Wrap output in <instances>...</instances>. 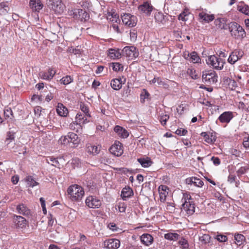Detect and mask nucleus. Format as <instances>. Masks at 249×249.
I'll list each match as a JSON object with an SVG mask.
<instances>
[{"label": "nucleus", "instance_id": "obj_6", "mask_svg": "<svg viewBox=\"0 0 249 249\" xmlns=\"http://www.w3.org/2000/svg\"><path fill=\"white\" fill-rule=\"evenodd\" d=\"M121 18L123 23L129 27H133L136 25L137 18L136 17L129 13H124L121 15Z\"/></svg>", "mask_w": 249, "mask_h": 249}, {"label": "nucleus", "instance_id": "obj_64", "mask_svg": "<svg viewBox=\"0 0 249 249\" xmlns=\"http://www.w3.org/2000/svg\"><path fill=\"white\" fill-rule=\"evenodd\" d=\"M247 169L245 167H241L237 171L238 176L242 175L246 173Z\"/></svg>", "mask_w": 249, "mask_h": 249}, {"label": "nucleus", "instance_id": "obj_14", "mask_svg": "<svg viewBox=\"0 0 249 249\" xmlns=\"http://www.w3.org/2000/svg\"><path fill=\"white\" fill-rule=\"evenodd\" d=\"M85 114H83L81 113H78L77 114L76 116V121L75 123H71L70 124V127L71 129L74 130L76 129L75 126H77V129H81V126L80 124H84V121H83V117H85ZM78 132V130H76Z\"/></svg>", "mask_w": 249, "mask_h": 249}, {"label": "nucleus", "instance_id": "obj_16", "mask_svg": "<svg viewBox=\"0 0 249 249\" xmlns=\"http://www.w3.org/2000/svg\"><path fill=\"white\" fill-rule=\"evenodd\" d=\"M199 20L201 22L209 23L214 19L213 14H208L207 13L202 11L198 14Z\"/></svg>", "mask_w": 249, "mask_h": 249}, {"label": "nucleus", "instance_id": "obj_41", "mask_svg": "<svg viewBox=\"0 0 249 249\" xmlns=\"http://www.w3.org/2000/svg\"><path fill=\"white\" fill-rule=\"evenodd\" d=\"M26 181L27 182V184L29 187H33L37 184V182L35 180L32 176L27 177L26 178Z\"/></svg>", "mask_w": 249, "mask_h": 249}, {"label": "nucleus", "instance_id": "obj_23", "mask_svg": "<svg viewBox=\"0 0 249 249\" xmlns=\"http://www.w3.org/2000/svg\"><path fill=\"white\" fill-rule=\"evenodd\" d=\"M76 16H78L81 18L82 21H87L89 18V15L88 13L82 9H77L75 10L73 13Z\"/></svg>", "mask_w": 249, "mask_h": 249}, {"label": "nucleus", "instance_id": "obj_10", "mask_svg": "<svg viewBox=\"0 0 249 249\" xmlns=\"http://www.w3.org/2000/svg\"><path fill=\"white\" fill-rule=\"evenodd\" d=\"M120 246V240L113 238L105 240L103 244V247L107 249H117Z\"/></svg>", "mask_w": 249, "mask_h": 249}, {"label": "nucleus", "instance_id": "obj_37", "mask_svg": "<svg viewBox=\"0 0 249 249\" xmlns=\"http://www.w3.org/2000/svg\"><path fill=\"white\" fill-rule=\"evenodd\" d=\"M214 24L217 28L220 29H227V25L223 18H217L214 20Z\"/></svg>", "mask_w": 249, "mask_h": 249}, {"label": "nucleus", "instance_id": "obj_48", "mask_svg": "<svg viewBox=\"0 0 249 249\" xmlns=\"http://www.w3.org/2000/svg\"><path fill=\"white\" fill-rule=\"evenodd\" d=\"M58 142L61 144H66L70 142L67 136H62L58 140Z\"/></svg>", "mask_w": 249, "mask_h": 249}, {"label": "nucleus", "instance_id": "obj_45", "mask_svg": "<svg viewBox=\"0 0 249 249\" xmlns=\"http://www.w3.org/2000/svg\"><path fill=\"white\" fill-rule=\"evenodd\" d=\"M210 240V237L208 234H203L202 236L199 237V240L203 244H206L209 243Z\"/></svg>", "mask_w": 249, "mask_h": 249}, {"label": "nucleus", "instance_id": "obj_39", "mask_svg": "<svg viewBox=\"0 0 249 249\" xmlns=\"http://www.w3.org/2000/svg\"><path fill=\"white\" fill-rule=\"evenodd\" d=\"M237 9L241 13L246 15L249 16V6L248 5L242 3L241 5H238Z\"/></svg>", "mask_w": 249, "mask_h": 249}, {"label": "nucleus", "instance_id": "obj_43", "mask_svg": "<svg viewBox=\"0 0 249 249\" xmlns=\"http://www.w3.org/2000/svg\"><path fill=\"white\" fill-rule=\"evenodd\" d=\"M73 81L72 78L71 76L67 75L66 76L63 77L60 80V82L61 84L64 85H68Z\"/></svg>", "mask_w": 249, "mask_h": 249}, {"label": "nucleus", "instance_id": "obj_56", "mask_svg": "<svg viewBox=\"0 0 249 249\" xmlns=\"http://www.w3.org/2000/svg\"><path fill=\"white\" fill-rule=\"evenodd\" d=\"M188 131L185 129H182L181 128L178 129L176 131V134L178 135L182 136L185 135L187 133Z\"/></svg>", "mask_w": 249, "mask_h": 249}, {"label": "nucleus", "instance_id": "obj_26", "mask_svg": "<svg viewBox=\"0 0 249 249\" xmlns=\"http://www.w3.org/2000/svg\"><path fill=\"white\" fill-rule=\"evenodd\" d=\"M133 195V191L129 187H124L121 192V197L124 200H126Z\"/></svg>", "mask_w": 249, "mask_h": 249}, {"label": "nucleus", "instance_id": "obj_7", "mask_svg": "<svg viewBox=\"0 0 249 249\" xmlns=\"http://www.w3.org/2000/svg\"><path fill=\"white\" fill-rule=\"evenodd\" d=\"M244 54V52L241 49H235L232 51L228 59V62L231 65L235 64L241 59Z\"/></svg>", "mask_w": 249, "mask_h": 249}, {"label": "nucleus", "instance_id": "obj_40", "mask_svg": "<svg viewBox=\"0 0 249 249\" xmlns=\"http://www.w3.org/2000/svg\"><path fill=\"white\" fill-rule=\"evenodd\" d=\"M179 237V234L176 233L169 232L164 234V238L166 239L171 241H176L178 239Z\"/></svg>", "mask_w": 249, "mask_h": 249}, {"label": "nucleus", "instance_id": "obj_5", "mask_svg": "<svg viewBox=\"0 0 249 249\" xmlns=\"http://www.w3.org/2000/svg\"><path fill=\"white\" fill-rule=\"evenodd\" d=\"M48 6L55 13L61 14L65 9V6L61 0H48Z\"/></svg>", "mask_w": 249, "mask_h": 249}, {"label": "nucleus", "instance_id": "obj_46", "mask_svg": "<svg viewBox=\"0 0 249 249\" xmlns=\"http://www.w3.org/2000/svg\"><path fill=\"white\" fill-rule=\"evenodd\" d=\"M230 153H231V155L234 156L235 157L238 158L240 157L241 151L238 149L231 148L230 150Z\"/></svg>", "mask_w": 249, "mask_h": 249}, {"label": "nucleus", "instance_id": "obj_38", "mask_svg": "<svg viewBox=\"0 0 249 249\" xmlns=\"http://www.w3.org/2000/svg\"><path fill=\"white\" fill-rule=\"evenodd\" d=\"M137 160L143 167H148L150 166L152 163L151 159L148 158H146V159L139 158Z\"/></svg>", "mask_w": 249, "mask_h": 249}, {"label": "nucleus", "instance_id": "obj_35", "mask_svg": "<svg viewBox=\"0 0 249 249\" xmlns=\"http://www.w3.org/2000/svg\"><path fill=\"white\" fill-rule=\"evenodd\" d=\"M68 137L69 139L70 142L74 144H78L80 142V139L78 138L77 135L73 132L68 133Z\"/></svg>", "mask_w": 249, "mask_h": 249}, {"label": "nucleus", "instance_id": "obj_2", "mask_svg": "<svg viewBox=\"0 0 249 249\" xmlns=\"http://www.w3.org/2000/svg\"><path fill=\"white\" fill-rule=\"evenodd\" d=\"M231 36L236 39L242 40L246 36V33L243 27L235 22H231L228 26Z\"/></svg>", "mask_w": 249, "mask_h": 249}, {"label": "nucleus", "instance_id": "obj_29", "mask_svg": "<svg viewBox=\"0 0 249 249\" xmlns=\"http://www.w3.org/2000/svg\"><path fill=\"white\" fill-rule=\"evenodd\" d=\"M10 3L9 1H3L0 3V14L6 15L10 10Z\"/></svg>", "mask_w": 249, "mask_h": 249}, {"label": "nucleus", "instance_id": "obj_4", "mask_svg": "<svg viewBox=\"0 0 249 249\" xmlns=\"http://www.w3.org/2000/svg\"><path fill=\"white\" fill-rule=\"evenodd\" d=\"M206 61L208 65L218 70H222L225 63L223 59L214 55L209 56Z\"/></svg>", "mask_w": 249, "mask_h": 249}, {"label": "nucleus", "instance_id": "obj_25", "mask_svg": "<svg viewBox=\"0 0 249 249\" xmlns=\"http://www.w3.org/2000/svg\"><path fill=\"white\" fill-rule=\"evenodd\" d=\"M155 19L159 23L164 24L168 20V16L164 15L161 12H156L155 14Z\"/></svg>", "mask_w": 249, "mask_h": 249}, {"label": "nucleus", "instance_id": "obj_53", "mask_svg": "<svg viewBox=\"0 0 249 249\" xmlns=\"http://www.w3.org/2000/svg\"><path fill=\"white\" fill-rule=\"evenodd\" d=\"M158 84L160 86H162L165 89H168L169 87V85L167 83L162 81L160 77H158Z\"/></svg>", "mask_w": 249, "mask_h": 249}, {"label": "nucleus", "instance_id": "obj_12", "mask_svg": "<svg viewBox=\"0 0 249 249\" xmlns=\"http://www.w3.org/2000/svg\"><path fill=\"white\" fill-rule=\"evenodd\" d=\"M202 79L205 82L213 84L217 81V76L214 71H210L203 73Z\"/></svg>", "mask_w": 249, "mask_h": 249}, {"label": "nucleus", "instance_id": "obj_54", "mask_svg": "<svg viewBox=\"0 0 249 249\" xmlns=\"http://www.w3.org/2000/svg\"><path fill=\"white\" fill-rule=\"evenodd\" d=\"M118 211L120 213H124L126 208V206L124 203H119L118 205Z\"/></svg>", "mask_w": 249, "mask_h": 249}, {"label": "nucleus", "instance_id": "obj_49", "mask_svg": "<svg viewBox=\"0 0 249 249\" xmlns=\"http://www.w3.org/2000/svg\"><path fill=\"white\" fill-rule=\"evenodd\" d=\"M200 135L204 138L206 142L212 144L209 134L206 132H203L200 134Z\"/></svg>", "mask_w": 249, "mask_h": 249}, {"label": "nucleus", "instance_id": "obj_27", "mask_svg": "<svg viewBox=\"0 0 249 249\" xmlns=\"http://www.w3.org/2000/svg\"><path fill=\"white\" fill-rule=\"evenodd\" d=\"M47 160H49L53 162L51 163L53 166L59 168H60V166L62 165V164L64 162V159L62 157L57 158H55L52 157H49Z\"/></svg>", "mask_w": 249, "mask_h": 249}, {"label": "nucleus", "instance_id": "obj_60", "mask_svg": "<svg viewBox=\"0 0 249 249\" xmlns=\"http://www.w3.org/2000/svg\"><path fill=\"white\" fill-rule=\"evenodd\" d=\"M15 138L14 134L11 132H8L7 133L6 141L9 140L10 142Z\"/></svg>", "mask_w": 249, "mask_h": 249}, {"label": "nucleus", "instance_id": "obj_34", "mask_svg": "<svg viewBox=\"0 0 249 249\" xmlns=\"http://www.w3.org/2000/svg\"><path fill=\"white\" fill-rule=\"evenodd\" d=\"M108 56L113 59H118L121 57V54L118 50L110 49L108 50Z\"/></svg>", "mask_w": 249, "mask_h": 249}, {"label": "nucleus", "instance_id": "obj_63", "mask_svg": "<svg viewBox=\"0 0 249 249\" xmlns=\"http://www.w3.org/2000/svg\"><path fill=\"white\" fill-rule=\"evenodd\" d=\"M108 228L111 230L112 231H116L117 230V227L114 223H110L107 226Z\"/></svg>", "mask_w": 249, "mask_h": 249}, {"label": "nucleus", "instance_id": "obj_21", "mask_svg": "<svg viewBox=\"0 0 249 249\" xmlns=\"http://www.w3.org/2000/svg\"><path fill=\"white\" fill-rule=\"evenodd\" d=\"M56 72L52 69H49L48 71H41L39 72V76L41 79L47 80H51Z\"/></svg>", "mask_w": 249, "mask_h": 249}, {"label": "nucleus", "instance_id": "obj_24", "mask_svg": "<svg viewBox=\"0 0 249 249\" xmlns=\"http://www.w3.org/2000/svg\"><path fill=\"white\" fill-rule=\"evenodd\" d=\"M141 242L145 246H148L153 242V237L148 233H144L140 237Z\"/></svg>", "mask_w": 249, "mask_h": 249}, {"label": "nucleus", "instance_id": "obj_30", "mask_svg": "<svg viewBox=\"0 0 249 249\" xmlns=\"http://www.w3.org/2000/svg\"><path fill=\"white\" fill-rule=\"evenodd\" d=\"M185 58L189 59L194 63H198L200 62L201 61L200 58L196 52H193L190 53H187V57L185 56Z\"/></svg>", "mask_w": 249, "mask_h": 249}, {"label": "nucleus", "instance_id": "obj_1", "mask_svg": "<svg viewBox=\"0 0 249 249\" xmlns=\"http://www.w3.org/2000/svg\"><path fill=\"white\" fill-rule=\"evenodd\" d=\"M67 193L71 199L73 201H80L85 194L83 188L77 184L69 186L67 189Z\"/></svg>", "mask_w": 249, "mask_h": 249}, {"label": "nucleus", "instance_id": "obj_17", "mask_svg": "<svg viewBox=\"0 0 249 249\" xmlns=\"http://www.w3.org/2000/svg\"><path fill=\"white\" fill-rule=\"evenodd\" d=\"M16 210L20 214L26 216L31 215V210L24 204L21 203L17 205Z\"/></svg>", "mask_w": 249, "mask_h": 249}, {"label": "nucleus", "instance_id": "obj_44", "mask_svg": "<svg viewBox=\"0 0 249 249\" xmlns=\"http://www.w3.org/2000/svg\"><path fill=\"white\" fill-rule=\"evenodd\" d=\"M187 73L193 79H196L197 78V75L196 74V71L193 69H188Z\"/></svg>", "mask_w": 249, "mask_h": 249}, {"label": "nucleus", "instance_id": "obj_58", "mask_svg": "<svg viewBox=\"0 0 249 249\" xmlns=\"http://www.w3.org/2000/svg\"><path fill=\"white\" fill-rule=\"evenodd\" d=\"M71 164L74 166V167H78L80 164V160L77 158L72 159L71 160Z\"/></svg>", "mask_w": 249, "mask_h": 249}, {"label": "nucleus", "instance_id": "obj_50", "mask_svg": "<svg viewBox=\"0 0 249 249\" xmlns=\"http://www.w3.org/2000/svg\"><path fill=\"white\" fill-rule=\"evenodd\" d=\"M4 115L6 118H12L13 117V112L10 108L5 109L4 111Z\"/></svg>", "mask_w": 249, "mask_h": 249}, {"label": "nucleus", "instance_id": "obj_9", "mask_svg": "<svg viewBox=\"0 0 249 249\" xmlns=\"http://www.w3.org/2000/svg\"><path fill=\"white\" fill-rule=\"evenodd\" d=\"M12 221L15 227L18 229H24L28 224V221L25 218L16 214L13 215Z\"/></svg>", "mask_w": 249, "mask_h": 249}, {"label": "nucleus", "instance_id": "obj_11", "mask_svg": "<svg viewBox=\"0 0 249 249\" xmlns=\"http://www.w3.org/2000/svg\"><path fill=\"white\" fill-rule=\"evenodd\" d=\"M109 151L112 154L119 157L123 153L122 144L119 141H116L109 148Z\"/></svg>", "mask_w": 249, "mask_h": 249}, {"label": "nucleus", "instance_id": "obj_31", "mask_svg": "<svg viewBox=\"0 0 249 249\" xmlns=\"http://www.w3.org/2000/svg\"><path fill=\"white\" fill-rule=\"evenodd\" d=\"M87 151L90 154L93 155L98 154L100 151L101 146L99 145H95L90 143L87 145Z\"/></svg>", "mask_w": 249, "mask_h": 249}, {"label": "nucleus", "instance_id": "obj_47", "mask_svg": "<svg viewBox=\"0 0 249 249\" xmlns=\"http://www.w3.org/2000/svg\"><path fill=\"white\" fill-rule=\"evenodd\" d=\"M80 107L81 110L84 113V114H85V115L88 117H90V115L89 112V108L87 106H86L85 104L81 103Z\"/></svg>", "mask_w": 249, "mask_h": 249}, {"label": "nucleus", "instance_id": "obj_62", "mask_svg": "<svg viewBox=\"0 0 249 249\" xmlns=\"http://www.w3.org/2000/svg\"><path fill=\"white\" fill-rule=\"evenodd\" d=\"M211 160L215 165H218L220 163V160L218 157H212Z\"/></svg>", "mask_w": 249, "mask_h": 249}, {"label": "nucleus", "instance_id": "obj_61", "mask_svg": "<svg viewBox=\"0 0 249 249\" xmlns=\"http://www.w3.org/2000/svg\"><path fill=\"white\" fill-rule=\"evenodd\" d=\"M236 177L235 175L230 174L228 177V181L230 183H232L235 181Z\"/></svg>", "mask_w": 249, "mask_h": 249}, {"label": "nucleus", "instance_id": "obj_19", "mask_svg": "<svg viewBox=\"0 0 249 249\" xmlns=\"http://www.w3.org/2000/svg\"><path fill=\"white\" fill-rule=\"evenodd\" d=\"M168 190L169 188L166 185H161L159 187L160 198L161 202L165 201L166 196L168 194Z\"/></svg>", "mask_w": 249, "mask_h": 249}, {"label": "nucleus", "instance_id": "obj_8", "mask_svg": "<svg viewBox=\"0 0 249 249\" xmlns=\"http://www.w3.org/2000/svg\"><path fill=\"white\" fill-rule=\"evenodd\" d=\"M85 203L88 207L92 209L99 208L102 204L101 200L96 196H89L87 197Z\"/></svg>", "mask_w": 249, "mask_h": 249}, {"label": "nucleus", "instance_id": "obj_51", "mask_svg": "<svg viewBox=\"0 0 249 249\" xmlns=\"http://www.w3.org/2000/svg\"><path fill=\"white\" fill-rule=\"evenodd\" d=\"M215 239L220 242H225L228 240L227 237L223 234L217 235L215 237Z\"/></svg>", "mask_w": 249, "mask_h": 249}, {"label": "nucleus", "instance_id": "obj_28", "mask_svg": "<svg viewBox=\"0 0 249 249\" xmlns=\"http://www.w3.org/2000/svg\"><path fill=\"white\" fill-rule=\"evenodd\" d=\"M114 130L120 137L123 138H126L129 136L127 131L119 125L115 126Z\"/></svg>", "mask_w": 249, "mask_h": 249}, {"label": "nucleus", "instance_id": "obj_57", "mask_svg": "<svg viewBox=\"0 0 249 249\" xmlns=\"http://www.w3.org/2000/svg\"><path fill=\"white\" fill-rule=\"evenodd\" d=\"M187 15V14L185 12H182L178 17V20L186 21L187 20V18H186Z\"/></svg>", "mask_w": 249, "mask_h": 249}, {"label": "nucleus", "instance_id": "obj_52", "mask_svg": "<svg viewBox=\"0 0 249 249\" xmlns=\"http://www.w3.org/2000/svg\"><path fill=\"white\" fill-rule=\"evenodd\" d=\"M169 116L168 115H167V114H165V115H163L161 116L160 118V122L161 124L163 125H165L166 124V122L169 119Z\"/></svg>", "mask_w": 249, "mask_h": 249}, {"label": "nucleus", "instance_id": "obj_22", "mask_svg": "<svg viewBox=\"0 0 249 249\" xmlns=\"http://www.w3.org/2000/svg\"><path fill=\"white\" fill-rule=\"evenodd\" d=\"M138 9L146 15H149L153 10V7L148 2L146 1L142 4L139 5Z\"/></svg>", "mask_w": 249, "mask_h": 249}, {"label": "nucleus", "instance_id": "obj_59", "mask_svg": "<svg viewBox=\"0 0 249 249\" xmlns=\"http://www.w3.org/2000/svg\"><path fill=\"white\" fill-rule=\"evenodd\" d=\"M180 245L183 246L184 248H187L188 247V244L187 241L185 239H181L179 241Z\"/></svg>", "mask_w": 249, "mask_h": 249}, {"label": "nucleus", "instance_id": "obj_36", "mask_svg": "<svg viewBox=\"0 0 249 249\" xmlns=\"http://www.w3.org/2000/svg\"><path fill=\"white\" fill-rule=\"evenodd\" d=\"M235 243L238 246L244 244L246 241L245 237L241 234H235L234 235Z\"/></svg>", "mask_w": 249, "mask_h": 249}, {"label": "nucleus", "instance_id": "obj_3", "mask_svg": "<svg viewBox=\"0 0 249 249\" xmlns=\"http://www.w3.org/2000/svg\"><path fill=\"white\" fill-rule=\"evenodd\" d=\"M182 201V211H185L188 214H193L195 212V206L191 196L188 194H184Z\"/></svg>", "mask_w": 249, "mask_h": 249}, {"label": "nucleus", "instance_id": "obj_20", "mask_svg": "<svg viewBox=\"0 0 249 249\" xmlns=\"http://www.w3.org/2000/svg\"><path fill=\"white\" fill-rule=\"evenodd\" d=\"M185 182L187 184H193L198 187H201L204 184L203 181L202 180L196 177L187 178L186 179Z\"/></svg>", "mask_w": 249, "mask_h": 249}, {"label": "nucleus", "instance_id": "obj_42", "mask_svg": "<svg viewBox=\"0 0 249 249\" xmlns=\"http://www.w3.org/2000/svg\"><path fill=\"white\" fill-rule=\"evenodd\" d=\"M141 102L144 103L145 99H148L150 96L149 93L145 89H143L141 94Z\"/></svg>", "mask_w": 249, "mask_h": 249}, {"label": "nucleus", "instance_id": "obj_15", "mask_svg": "<svg viewBox=\"0 0 249 249\" xmlns=\"http://www.w3.org/2000/svg\"><path fill=\"white\" fill-rule=\"evenodd\" d=\"M234 117V115L231 111H225L222 113L218 117V119L221 123L228 124Z\"/></svg>", "mask_w": 249, "mask_h": 249}, {"label": "nucleus", "instance_id": "obj_33", "mask_svg": "<svg viewBox=\"0 0 249 249\" xmlns=\"http://www.w3.org/2000/svg\"><path fill=\"white\" fill-rule=\"evenodd\" d=\"M122 82L120 78L113 79L110 82L111 87L116 90H119L122 88Z\"/></svg>", "mask_w": 249, "mask_h": 249}, {"label": "nucleus", "instance_id": "obj_32", "mask_svg": "<svg viewBox=\"0 0 249 249\" xmlns=\"http://www.w3.org/2000/svg\"><path fill=\"white\" fill-rule=\"evenodd\" d=\"M57 113L60 116H66L68 113V109L61 103H58L56 108Z\"/></svg>", "mask_w": 249, "mask_h": 249}, {"label": "nucleus", "instance_id": "obj_55", "mask_svg": "<svg viewBox=\"0 0 249 249\" xmlns=\"http://www.w3.org/2000/svg\"><path fill=\"white\" fill-rule=\"evenodd\" d=\"M111 65L114 71H120L121 65L119 63H112Z\"/></svg>", "mask_w": 249, "mask_h": 249}, {"label": "nucleus", "instance_id": "obj_18", "mask_svg": "<svg viewBox=\"0 0 249 249\" xmlns=\"http://www.w3.org/2000/svg\"><path fill=\"white\" fill-rule=\"evenodd\" d=\"M29 6L35 12H39L43 7V4L40 0H30Z\"/></svg>", "mask_w": 249, "mask_h": 249}, {"label": "nucleus", "instance_id": "obj_13", "mask_svg": "<svg viewBox=\"0 0 249 249\" xmlns=\"http://www.w3.org/2000/svg\"><path fill=\"white\" fill-rule=\"evenodd\" d=\"M136 50V48L134 46H126L124 48L123 51L127 57L133 59L138 56L139 53Z\"/></svg>", "mask_w": 249, "mask_h": 249}]
</instances>
